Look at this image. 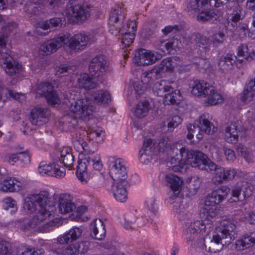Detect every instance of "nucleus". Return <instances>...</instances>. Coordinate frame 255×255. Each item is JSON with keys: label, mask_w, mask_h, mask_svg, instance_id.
Masks as SVG:
<instances>
[{"label": "nucleus", "mask_w": 255, "mask_h": 255, "mask_svg": "<svg viewBox=\"0 0 255 255\" xmlns=\"http://www.w3.org/2000/svg\"><path fill=\"white\" fill-rule=\"evenodd\" d=\"M158 148L159 152L166 154L167 156V159L171 164L184 163L192 167L197 157V152H200L197 150H189L179 143H173L167 137L160 139Z\"/></svg>", "instance_id": "1"}, {"label": "nucleus", "mask_w": 255, "mask_h": 255, "mask_svg": "<svg viewBox=\"0 0 255 255\" xmlns=\"http://www.w3.org/2000/svg\"><path fill=\"white\" fill-rule=\"evenodd\" d=\"M197 153V157L192 167L206 170L208 172L215 171V175L212 177V181L215 184H219L224 182L232 180L237 175L236 169L218 167L203 152L200 151Z\"/></svg>", "instance_id": "2"}, {"label": "nucleus", "mask_w": 255, "mask_h": 255, "mask_svg": "<svg viewBox=\"0 0 255 255\" xmlns=\"http://www.w3.org/2000/svg\"><path fill=\"white\" fill-rule=\"evenodd\" d=\"M211 228H213L212 223L203 220H196L188 223L184 231V240L191 246L198 247L204 240L203 233L208 234Z\"/></svg>", "instance_id": "3"}, {"label": "nucleus", "mask_w": 255, "mask_h": 255, "mask_svg": "<svg viewBox=\"0 0 255 255\" xmlns=\"http://www.w3.org/2000/svg\"><path fill=\"white\" fill-rule=\"evenodd\" d=\"M64 98V103L70 111L83 121H89L93 116L95 108L87 98L75 99L72 94Z\"/></svg>", "instance_id": "4"}, {"label": "nucleus", "mask_w": 255, "mask_h": 255, "mask_svg": "<svg viewBox=\"0 0 255 255\" xmlns=\"http://www.w3.org/2000/svg\"><path fill=\"white\" fill-rule=\"evenodd\" d=\"M7 42V35L0 36V65L8 75L13 76L20 72L22 66L11 56Z\"/></svg>", "instance_id": "5"}, {"label": "nucleus", "mask_w": 255, "mask_h": 255, "mask_svg": "<svg viewBox=\"0 0 255 255\" xmlns=\"http://www.w3.org/2000/svg\"><path fill=\"white\" fill-rule=\"evenodd\" d=\"M103 166L101 157L99 154L88 156L78 161L76 175L81 182L86 183L92 177L88 173V170L92 167L94 170L100 171L102 169Z\"/></svg>", "instance_id": "6"}, {"label": "nucleus", "mask_w": 255, "mask_h": 255, "mask_svg": "<svg viewBox=\"0 0 255 255\" xmlns=\"http://www.w3.org/2000/svg\"><path fill=\"white\" fill-rule=\"evenodd\" d=\"M28 200L25 203V206L30 212H33L36 209L37 206H39V210L38 214L45 215L47 213V217L51 215L49 211V206L48 203L49 202V194L47 191H41L38 193L30 195L28 197Z\"/></svg>", "instance_id": "7"}, {"label": "nucleus", "mask_w": 255, "mask_h": 255, "mask_svg": "<svg viewBox=\"0 0 255 255\" xmlns=\"http://www.w3.org/2000/svg\"><path fill=\"white\" fill-rule=\"evenodd\" d=\"M211 119L210 116L208 113H204L201 115L197 121L199 124L197 125V127L193 124H189L187 126V138L190 140L192 139L197 129L199 130V132L204 131L207 134H210L216 132L217 128H215L210 122Z\"/></svg>", "instance_id": "8"}, {"label": "nucleus", "mask_w": 255, "mask_h": 255, "mask_svg": "<svg viewBox=\"0 0 255 255\" xmlns=\"http://www.w3.org/2000/svg\"><path fill=\"white\" fill-rule=\"evenodd\" d=\"M109 174L114 181L127 180V163L123 158H111L109 161Z\"/></svg>", "instance_id": "9"}, {"label": "nucleus", "mask_w": 255, "mask_h": 255, "mask_svg": "<svg viewBox=\"0 0 255 255\" xmlns=\"http://www.w3.org/2000/svg\"><path fill=\"white\" fill-rule=\"evenodd\" d=\"M214 232L218 237L225 240L224 243L227 245L231 244L237 236V226L232 220L222 221Z\"/></svg>", "instance_id": "10"}, {"label": "nucleus", "mask_w": 255, "mask_h": 255, "mask_svg": "<svg viewBox=\"0 0 255 255\" xmlns=\"http://www.w3.org/2000/svg\"><path fill=\"white\" fill-rule=\"evenodd\" d=\"M176 57H168L162 59L161 62L151 69L146 71L153 81L162 77L166 72L172 71L177 64Z\"/></svg>", "instance_id": "11"}, {"label": "nucleus", "mask_w": 255, "mask_h": 255, "mask_svg": "<svg viewBox=\"0 0 255 255\" xmlns=\"http://www.w3.org/2000/svg\"><path fill=\"white\" fill-rule=\"evenodd\" d=\"M63 15L67 17L69 22L79 23L85 21L89 17L90 13L83 5L75 3L66 8Z\"/></svg>", "instance_id": "12"}, {"label": "nucleus", "mask_w": 255, "mask_h": 255, "mask_svg": "<svg viewBox=\"0 0 255 255\" xmlns=\"http://www.w3.org/2000/svg\"><path fill=\"white\" fill-rule=\"evenodd\" d=\"M109 66V62L103 55H97L91 60L89 67L90 74L93 79L103 76Z\"/></svg>", "instance_id": "13"}, {"label": "nucleus", "mask_w": 255, "mask_h": 255, "mask_svg": "<svg viewBox=\"0 0 255 255\" xmlns=\"http://www.w3.org/2000/svg\"><path fill=\"white\" fill-rule=\"evenodd\" d=\"M68 36L61 33L53 39L48 40L41 44L39 48V51L42 55H49L55 52L58 48L63 45H66V42H68Z\"/></svg>", "instance_id": "14"}, {"label": "nucleus", "mask_w": 255, "mask_h": 255, "mask_svg": "<svg viewBox=\"0 0 255 255\" xmlns=\"http://www.w3.org/2000/svg\"><path fill=\"white\" fill-rule=\"evenodd\" d=\"M197 20L198 21L212 23H223L225 21V11L217 9L201 10L198 12Z\"/></svg>", "instance_id": "15"}, {"label": "nucleus", "mask_w": 255, "mask_h": 255, "mask_svg": "<svg viewBox=\"0 0 255 255\" xmlns=\"http://www.w3.org/2000/svg\"><path fill=\"white\" fill-rule=\"evenodd\" d=\"M227 14L228 17L227 28L229 31H234L239 27L241 21L245 17L243 13V9L238 3H235V5L229 10Z\"/></svg>", "instance_id": "16"}, {"label": "nucleus", "mask_w": 255, "mask_h": 255, "mask_svg": "<svg viewBox=\"0 0 255 255\" xmlns=\"http://www.w3.org/2000/svg\"><path fill=\"white\" fill-rule=\"evenodd\" d=\"M125 18L124 9L119 6H115L111 11L110 19L109 32L113 35H117L120 32L123 31L119 26V23L123 21Z\"/></svg>", "instance_id": "17"}, {"label": "nucleus", "mask_w": 255, "mask_h": 255, "mask_svg": "<svg viewBox=\"0 0 255 255\" xmlns=\"http://www.w3.org/2000/svg\"><path fill=\"white\" fill-rule=\"evenodd\" d=\"M38 171L42 175L46 174L56 178H62L65 175V168L55 163L47 164L45 162H41L38 166Z\"/></svg>", "instance_id": "18"}, {"label": "nucleus", "mask_w": 255, "mask_h": 255, "mask_svg": "<svg viewBox=\"0 0 255 255\" xmlns=\"http://www.w3.org/2000/svg\"><path fill=\"white\" fill-rule=\"evenodd\" d=\"M50 115V111L47 108H34L30 113L29 120L32 125L40 126L48 122Z\"/></svg>", "instance_id": "19"}, {"label": "nucleus", "mask_w": 255, "mask_h": 255, "mask_svg": "<svg viewBox=\"0 0 255 255\" xmlns=\"http://www.w3.org/2000/svg\"><path fill=\"white\" fill-rule=\"evenodd\" d=\"M154 52L144 49H138L135 51L134 61L138 65L145 66L152 64L159 58Z\"/></svg>", "instance_id": "20"}, {"label": "nucleus", "mask_w": 255, "mask_h": 255, "mask_svg": "<svg viewBox=\"0 0 255 255\" xmlns=\"http://www.w3.org/2000/svg\"><path fill=\"white\" fill-rule=\"evenodd\" d=\"M65 35L68 36V42H66V45L71 50H80L85 48L89 41V37L84 33H79L71 37L69 33H66Z\"/></svg>", "instance_id": "21"}, {"label": "nucleus", "mask_w": 255, "mask_h": 255, "mask_svg": "<svg viewBox=\"0 0 255 255\" xmlns=\"http://www.w3.org/2000/svg\"><path fill=\"white\" fill-rule=\"evenodd\" d=\"M121 31L122 34L121 42L123 48L128 47L133 43L135 38V32L137 30V24L135 20H129L127 23L126 31Z\"/></svg>", "instance_id": "22"}, {"label": "nucleus", "mask_w": 255, "mask_h": 255, "mask_svg": "<svg viewBox=\"0 0 255 255\" xmlns=\"http://www.w3.org/2000/svg\"><path fill=\"white\" fill-rule=\"evenodd\" d=\"M83 232L82 227H73L66 232L63 235L57 238V243L59 246H63L64 244H68L76 241L80 238Z\"/></svg>", "instance_id": "23"}, {"label": "nucleus", "mask_w": 255, "mask_h": 255, "mask_svg": "<svg viewBox=\"0 0 255 255\" xmlns=\"http://www.w3.org/2000/svg\"><path fill=\"white\" fill-rule=\"evenodd\" d=\"M217 201L214 200L213 198L207 197L205 202L204 207L203 208L201 213L206 217L207 220L204 221L206 223H211L212 227H213V222L210 221V219L215 218L218 213L219 208Z\"/></svg>", "instance_id": "24"}, {"label": "nucleus", "mask_w": 255, "mask_h": 255, "mask_svg": "<svg viewBox=\"0 0 255 255\" xmlns=\"http://www.w3.org/2000/svg\"><path fill=\"white\" fill-rule=\"evenodd\" d=\"M248 183L245 181H239L231 189V195L232 197L229 199L230 202H237L242 201L248 198L250 195L246 193V187Z\"/></svg>", "instance_id": "25"}, {"label": "nucleus", "mask_w": 255, "mask_h": 255, "mask_svg": "<svg viewBox=\"0 0 255 255\" xmlns=\"http://www.w3.org/2000/svg\"><path fill=\"white\" fill-rule=\"evenodd\" d=\"M72 143L75 148L80 152H84L87 154H92L95 150L90 148L89 144L84 141V135L80 131H73L71 134Z\"/></svg>", "instance_id": "26"}, {"label": "nucleus", "mask_w": 255, "mask_h": 255, "mask_svg": "<svg viewBox=\"0 0 255 255\" xmlns=\"http://www.w3.org/2000/svg\"><path fill=\"white\" fill-rule=\"evenodd\" d=\"M239 122H234L228 124L224 129V138L230 143H236L238 141L240 129Z\"/></svg>", "instance_id": "27"}, {"label": "nucleus", "mask_w": 255, "mask_h": 255, "mask_svg": "<svg viewBox=\"0 0 255 255\" xmlns=\"http://www.w3.org/2000/svg\"><path fill=\"white\" fill-rule=\"evenodd\" d=\"M175 84V81L171 80L164 79L157 81L153 86V92L157 96L165 97L168 92L174 89L172 85Z\"/></svg>", "instance_id": "28"}, {"label": "nucleus", "mask_w": 255, "mask_h": 255, "mask_svg": "<svg viewBox=\"0 0 255 255\" xmlns=\"http://www.w3.org/2000/svg\"><path fill=\"white\" fill-rule=\"evenodd\" d=\"M72 200L73 198L69 194L64 193L59 195L58 208L60 213L67 214L72 212L76 208Z\"/></svg>", "instance_id": "29"}, {"label": "nucleus", "mask_w": 255, "mask_h": 255, "mask_svg": "<svg viewBox=\"0 0 255 255\" xmlns=\"http://www.w3.org/2000/svg\"><path fill=\"white\" fill-rule=\"evenodd\" d=\"M23 183L15 177H9L4 179L0 186V190L5 192H13L22 189Z\"/></svg>", "instance_id": "30"}, {"label": "nucleus", "mask_w": 255, "mask_h": 255, "mask_svg": "<svg viewBox=\"0 0 255 255\" xmlns=\"http://www.w3.org/2000/svg\"><path fill=\"white\" fill-rule=\"evenodd\" d=\"M77 118L70 115H66L59 120L58 127L63 131L72 132L77 130Z\"/></svg>", "instance_id": "31"}, {"label": "nucleus", "mask_w": 255, "mask_h": 255, "mask_svg": "<svg viewBox=\"0 0 255 255\" xmlns=\"http://www.w3.org/2000/svg\"><path fill=\"white\" fill-rule=\"evenodd\" d=\"M204 240L202 241V244H200L199 246H201L203 249H205L206 251L212 253H215L221 251L224 245V240L220 237L217 236V234L214 232L212 236V239L210 241L208 245L204 243Z\"/></svg>", "instance_id": "32"}, {"label": "nucleus", "mask_w": 255, "mask_h": 255, "mask_svg": "<svg viewBox=\"0 0 255 255\" xmlns=\"http://www.w3.org/2000/svg\"><path fill=\"white\" fill-rule=\"evenodd\" d=\"M117 182V185L114 186L112 188L114 196L118 201L124 202L128 198V182L127 180Z\"/></svg>", "instance_id": "33"}, {"label": "nucleus", "mask_w": 255, "mask_h": 255, "mask_svg": "<svg viewBox=\"0 0 255 255\" xmlns=\"http://www.w3.org/2000/svg\"><path fill=\"white\" fill-rule=\"evenodd\" d=\"M91 236L98 240H101L106 236L105 226L101 219H96L91 223Z\"/></svg>", "instance_id": "34"}, {"label": "nucleus", "mask_w": 255, "mask_h": 255, "mask_svg": "<svg viewBox=\"0 0 255 255\" xmlns=\"http://www.w3.org/2000/svg\"><path fill=\"white\" fill-rule=\"evenodd\" d=\"M237 57L232 54L228 53L221 56L218 62L219 70L223 73H228L234 68Z\"/></svg>", "instance_id": "35"}, {"label": "nucleus", "mask_w": 255, "mask_h": 255, "mask_svg": "<svg viewBox=\"0 0 255 255\" xmlns=\"http://www.w3.org/2000/svg\"><path fill=\"white\" fill-rule=\"evenodd\" d=\"M166 179L173 193V195L170 197V200L171 201L176 198L179 194L183 184V180L173 174L167 175Z\"/></svg>", "instance_id": "36"}, {"label": "nucleus", "mask_w": 255, "mask_h": 255, "mask_svg": "<svg viewBox=\"0 0 255 255\" xmlns=\"http://www.w3.org/2000/svg\"><path fill=\"white\" fill-rule=\"evenodd\" d=\"M211 86L204 81H195L191 87V93L198 97H206Z\"/></svg>", "instance_id": "37"}, {"label": "nucleus", "mask_w": 255, "mask_h": 255, "mask_svg": "<svg viewBox=\"0 0 255 255\" xmlns=\"http://www.w3.org/2000/svg\"><path fill=\"white\" fill-rule=\"evenodd\" d=\"M59 160L64 165L71 170L73 168L75 161L74 156L73 155L72 149L67 146L63 147L60 152Z\"/></svg>", "instance_id": "38"}, {"label": "nucleus", "mask_w": 255, "mask_h": 255, "mask_svg": "<svg viewBox=\"0 0 255 255\" xmlns=\"http://www.w3.org/2000/svg\"><path fill=\"white\" fill-rule=\"evenodd\" d=\"M255 245V231L247 233L243 238L237 240L235 243L236 248L238 250H244Z\"/></svg>", "instance_id": "39"}, {"label": "nucleus", "mask_w": 255, "mask_h": 255, "mask_svg": "<svg viewBox=\"0 0 255 255\" xmlns=\"http://www.w3.org/2000/svg\"><path fill=\"white\" fill-rule=\"evenodd\" d=\"M93 102L99 105L108 104L111 102V95L109 92L103 90L94 91L91 94Z\"/></svg>", "instance_id": "40"}, {"label": "nucleus", "mask_w": 255, "mask_h": 255, "mask_svg": "<svg viewBox=\"0 0 255 255\" xmlns=\"http://www.w3.org/2000/svg\"><path fill=\"white\" fill-rule=\"evenodd\" d=\"M206 97L205 104L207 106L216 105L221 103L224 100L222 95L212 86Z\"/></svg>", "instance_id": "41"}, {"label": "nucleus", "mask_w": 255, "mask_h": 255, "mask_svg": "<svg viewBox=\"0 0 255 255\" xmlns=\"http://www.w3.org/2000/svg\"><path fill=\"white\" fill-rule=\"evenodd\" d=\"M87 134L90 141L97 143H102L106 136L105 132L101 128L98 127L89 128V132Z\"/></svg>", "instance_id": "42"}, {"label": "nucleus", "mask_w": 255, "mask_h": 255, "mask_svg": "<svg viewBox=\"0 0 255 255\" xmlns=\"http://www.w3.org/2000/svg\"><path fill=\"white\" fill-rule=\"evenodd\" d=\"M237 55L248 60L255 59V46L249 47L245 44H241L238 47Z\"/></svg>", "instance_id": "43"}, {"label": "nucleus", "mask_w": 255, "mask_h": 255, "mask_svg": "<svg viewBox=\"0 0 255 255\" xmlns=\"http://www.w3.org/2000/svg\"><path fill=\"white\" fill-rule=\"evenodd\" d=\"M209 0H188L186 9L191 14L199 12L201 9L208 3Z\"/></svg>", "instance_id": "44"}, {"label": "nucleus", "mask_w": 255, "mask_h": 255, "mask_svg": "<svg viewBox=\"0 0 255 255\" xmlns=\"http://www.w3.org/2000/svg\"><path fill=\"white\" fill-rule=\"evenodd\" d=\"M78 86L80 89L85 90H93L97 87L96 83L93 81L88 74L81 75L78 80Z\"/></svg>", "instance_id": "45"}, {"label": "nucleus", "mask_w": 255, "mask_h": 255, "mask_svg": "<svg viewBox=\"0 0 255 255\" xmlns=\"http://www.w3.org/2000/svg\"><path fill=\"white\" fill-rule=\"evenodd\" d=\"M150 105L147 100L141 101L136 105L134 111V115L138 119L146 116L148 114Z\"/></svg>", "instance_id": "46"}, {"label": "nucleus", "mask_w": 255, "mask_h": 255, "mask_svg": "<svg viewBox=\"0 0 255 255\" xmlns=\"http://www.w3.org/2000/svg\"><path fill=\"white\" fill-rule=\"evenodd\" d=\"M47 213H46L45 215L37 213L32 219L22 225L21 229L23 231H26L34 228L47 218Z\"/></svg>", "instance_id": "47"}, {"label": "nucleus", "mask_w": 255, "mask_h": 255, "mask_svg": "<svg viewBox=\"0 0 255 255\" xmlns=\"http://www.w3.org/2000/svg\"><path fill=\"white\" fill-rule=\"evenodd\" d=\"M236 151L238 153H240L248 163L254 162L255 161V150L247 148L242 144H239L236 148Z\"/></svg>", "instance_id": "48"}, {"label": "nucleus", "mask_w": 255, "mask_h": 255, "mask_svg": "<svg viewBox=\"0 0 255 255\" xmlns=\"http://www.w3.org/2000/svg\"><path fill=\"white\" fill-rule=\"evenodd\" d=\"M173 89L170 92H168L164 98L165 103L169 105H174L179 104L183 100V96L181 92L179 90Z\"/></svg>", "instance_id": "49"}, {"label": "nucleus", "mask_w": 255, "mask_h": 255, "mask_svg": "<svg viewBox=\"0 0 255 255\" xmlns=\"http://www.w3.org/2000/svg\"><path fill=\"white\" fill-rule=\"evenodd\" d=\"M228 195V188L226 186H222L220 188L212 191L208 197L213 198L217 203L220 204Z\"/></svg>", "instance_id": "50"}, {"label": "nucleus", "mask_w": 255, "mask_h": 255, "mask_svg": "<svg viewBox=\"0 0 255 255\" xmlns=\"http://www.w3.org/2000/svg\"><path fill=\"white\" fill-rule=\"evenodd\" d=\"M255 95V87L250 86V82L246 86L243 92L240 95V99L242 102L249 104L253 101Z\"/></svg>", "instance_id": "51"}, {"label": "nucleus", "mask_w": 255, "mask_h": 255, "mask_svg": "<svg viewBox=\"0 0 255 255\" xmlns=\"http://www.w3.org/2000/svg\"><path fill=\"white\" fill-rule=\"evenodd\" d=\"M53 86L49 82H41L35 85L34 90L39 96L45 97L50 91L53 90Z\"/></svg>", "instance_id": "52"}, {"label": "nucleus", "mask_w": 255, "mask_h": 255, "mask_svg": "<svg viewBox=\"0 0 255 255\" xmlns=\"http://www.w3.org/2000/svg\"><path fill=\"white\" fill-rule=\"evenodd\" d=\"M45 0H28L25 6V12L31 15L36 14L38 9L35 5L41 4Z\"/></svg>", "instance_id": "53"}, {"label": "nucleus", "mask_w": 255, "mask_h": 255, "mask_svg": "<svg viewBox=\"0 0 255 255\" xmlns=\"http://www.w3.org/2000/svg\"><path fill=\"white\" fill-rule=\"evenodd\" d=\"M195 36L198 46L203 48L205 50V52L208 51L210 50L211 45L209 38L199 33L196 34Z\"/></svg>", "instance_id": "54"}, {"label": "nucleus", "mask_w": 255, "mask_h": 255, "mask_svg": "<svg viewBox=\"0 0 255 255\" xmlns=\"http://www.w3.org/2000/svg\"><path fill=\"white\" fill-rule=\"evenodd\" d=\"M61 224V221L59 219L56 218L42 225L40 227V230L42 232H49L58 228Z\"/></svg>", "instance_id": "55"}, {"label": "nucleus", "mask_w": 255, "mask_h": 255, "mask_svg": "<svg viewBox=\"0 0 255 255\" xmlns=\"http://www.w3.org/2000/svg\"><path fill=\"white\" fill-rule=\"evenodd\" d=\"M44 97L46 98L47 103L50 105H59L61 103L60 98L57 95L56 91L54 89L50 91L48 94L45 95Z\"/></svg>", "instance_id": "56"}, {"label": "nucleus", "mask_w": 255, "mask_h": 255, "mask_svg": "<svg viewBox=\"0 0 255 255\" xmlns=\"http://www.w3.org/2000/svg\"><path fill=\"white\" fill-rule=\"evenodd\" d=\"M178 40L177 38H170L162 43V46H164L166 51L168 53H171L173 50H176L178 46Z\"/></svg>", "instance_id": "57"}, {"label": "nucleus", "mask_w": 255, "mask_h": 255, "mask_svg": "<svg viewBox=\"0 0 255 255\" xmlns=\"http://www.w3.org/2000/svg\"><path fill=\"white\" fill-rule=\"evenodd\" d=\"M0 89L1 90L0 94V100L2 99V95H5V99L3 100V101L5 100V99L11 98L13 99L18 100L20 98V95L15 92V91L8 90V89H2V86L0 85Z\"/></svg>", "instance_id": "58"}, {"label": "nucleus", "mask_w": 255, "mask_h": 255, "mask_svg": "<svg viewBox=\"0 0 255 255\" xmlns=\"http://www.w3.org/2000/svg\"><path fill=\"white\" fill-rule=\"evenodd\" d=\"M225 35L223 32H219L213 34L211 36V42L214 47H218L224 43L225 40Z\"/></svg>", "instance_id": "59"}, {"label": "nucleus", "mask_w": 255, "mask_h": 255, "mask_svg": "<svg viewBox=\"0 0 255 255\" xmlns=\"http://www.w3.org/2000/svg\"><path fill=\"white\" fill-rule=\"evenodd\" d=\"M11 248L10 243L0 238V255H10Z\"/></svg>", "instance_id": "60"}, {"label": "nucleus", "mask_w": 255, "mask_h": 255, "mask_svg": "<svg viewBox=\"0 0 255 255\" xmlns=\"http://www.w3.org/2000/svg\"><path fill=\"white\" fill-rule=\"evenodd\" d=\"M139 160L140 162L144 164H147L151 160V151L147 149H141L139 152Z\"/></svg>", "instance_id": "61"}, {"label": "nucleus", "mask_w": 255, "mask_h": 255, "mask_svg": "<svg viewBox=\"0 0 255 255\" xmlns=\"http://www.w3.org/2000/svg\"><path fill=\"white\" fill-rule=\"evenodd\" d=\"M156 198L153 196L148 197L145 201V204L147 209L152 213V215L155 216L157 211V205L155 203Z\"/></svg>", "instance_id": "62"}, {"label": "nucleus", "mask_w": 255, "mask_h": 255, "mask_svg": "<svg viewBox=\"0 0 255 255\" xmlns=\"http://www.w3.org/2000/svg\"><path fill=\"white\" fill-rule=\"evenodd\" d=\"M38 29L37 32L39 35H45L50 31L49 29L51 28L48 20L41 22L38 24Z\"/></svg>", "instance_id": "63"}, {"label": "nucleus", "mask_w": 255, "mask_h": 255, "mask_svg": "<svg viewBox=\"0 0 255 255\" xmlns=\"http://www.w3.org/2000/svg\"><path fill=\"white\" fill-rule=\"evenodd\" d=\"M18 157V165L21 167L24 166L30 163V155L26 151L17 153Z\"/></svg>", "instance_id": "64"}]
</instances>
